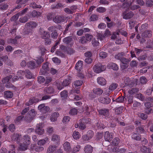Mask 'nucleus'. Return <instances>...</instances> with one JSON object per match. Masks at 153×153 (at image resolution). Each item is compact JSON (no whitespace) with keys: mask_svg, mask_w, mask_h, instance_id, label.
Listing matches in <instances>:
<instances>
[{"mask_svg":"<svg viewBox=\"0 0 153 153\" xmlns=\"http://www.w3.org/2000/svg\"><path fill=\"white\" fill-rule=\"evenodd\" d=\"M106 69L105 65L101 64H98L95 65L93 67L94 71L96 73H99L104 71Z\"/></svg>","mask_w":153,"mask_h":153,"instance_id":"obj_1","label":"nucleus"},{"mask_svg":"<svg viewBox=\"0 0 153 153\" xmlns=\"http://www.w3.org/2000/svg\"><path fill=\"white\" fill-rule=\"evenodd\" d=\"M49 63L46 62L43 64L42 68L40 69V73L41 74L44 75H47L48 74L49 68L48 67Z\"/></svg>","mask_w":153,"mask_h":153,"instance_id":"obj_2","label":"nucleus"},{"mask_svg":"<svg viewBox=\"0 0 153 153\" xmlns=\"http://www.w3.org/2000/svg\"><path fill=\"white\" fill-rule=\"evenodd\" d=\"M55 82L56 86L57 87V89L59 90H61L65 86H67V79H65L62 82L56 81Z\"/></svg>","mask_w":153,"mask_h":153,"instance_id":"obj_3","label":"nucleus"},{"mask_svg":"<svg viewBox=\"0 0 153 153\" xmlns=\"http://www.w3.org/2000/svg\"><path fill=\"white\" fill-rule=\"evenodd\" d=\"M25 74V72L22 70L19 71L17 74V76H15L14 77L12 78L13 81L18 80L19 79H22L23 78V77Z\"/></svg>","mask_w":153,"mask_h":153,"instance_id":"obj_4","label":"nucleus"},{"mask_svg":"<svg viewBox=\"0 0 153 153\" xmlns=\"http://www.w3.org/2000/svg\"><path fill=\"white\" fill-rule=\"evenodd\" d=\"M56 29V27L53 26H51L48 28V30L49 31L52 32L51 35V37L53 39L56 38L58 35Z\"/></svg>","mask_w":153,"mask_h":153,"instance_id":"obj_5","label":"nucleus"},{"mask_svg":"<svg viewBox=\"0 0 153 153\" xmlns=\"http://www.w3.org/2000/svg\"><path fill=\"white\" fill-rule=\"evenodd\" d=\"M38 109L41 113H46L49 110L50 108L48 106H45L44 104H42L39 105Z\"/></svg>","mask_w":153,"mask_h":153,"instance_id":"obj_6","label":"nucleus"},{"mask_svg":"<svg viewBox=\"0 0 153 153\" xmlns=\"http://www.w3.org/2000/svg\"><path fill=\"white\" fill-rule=\"evenodd\" d=\"M122 16L123 19H128L133 17L134 16V14L131 11L127 12L126 11L123 13Z\"/></svg>","mask_w":153,"mask_h":153,"instance_id":"obj_7","label":"nucleus"},{"mask_svg":"<svg viewBox=\"0 0 153 153\" xmlns=\"http://www.w3.org/2000/svg\"><path fill=\"white\" fill-rule=\"evenodd\" d=\"M98 111L100 115L104 116L105 118L109 117V109L104 108L98 110Z\"/></svg>","mask_w":153,"mask_h":153,"instance_id":"obj_8","label":"nucleus"},{"mask_svg":"<svg viewBox=\"0 0 153 153\" xmlns=\"http://www.w3.org/2000/svg\"><path fill=\"white\" fill-rule=\"evenodd\" d=\"M43 124L42 123H39L36 125L35 131L39 135H42L44 133V130L43 129Z\"/></svg>","mask_w":153,"mask_h":153,"instance_id":"obj_9","label":"nucleus"},{"mask_svg":"<svg viewBox=\"0 0 153 153\" xmlns=\"http://www.w3.org/2000/svg\"><path fill=\"white\" fill-rule=\"evenodd\" d=\"M94 136V133L92 131H88L87 134L84 135L82 136L83 140L85 141H87L90 140Z\"/></svg>","mask_w":153,"mask_h":153,"instance_id":"obj_10","label":"nucleus"},{"mask_svg":"<svg viewBox=\"0 0 153 153\" xmlns=\"http://www.w3.org/2000/svg\"><path fill=\"white\" fill-rule=\"evenodd\" d=\"M38 24L37 23L34 21H30L26 23V27L28 29L31 30L36 27Z\"/></svg>","mask_w":153,"mask_h":153,"instance_id":"obj_11","label":"nucleus"},{"mask_svg":"<svg viewBox=\"0 0 153 153\" xmlns=\"http://www.w3.org/2000/svg\"><path fill=\"white\" fill-rule=\"evenodd\" d=\"M98 100L101 103L105 104H109L111 102V99L108 97H100L98 99Z\"/></svg>","mask_w":153,"mask_h":153,"instance_id":"obj_12","label":"nucleus"},{"mask_svg":"<svg viewBox=\"0 0 153 153\" xmlns=\"http://www.w3.org/2000/svg\"><path fill=\"white\" fill-rule=\"evenodd\" d=\"M12 77V76L10 75L6 77L2 80V82L3 83L7 84H6L5 85L6 87L7 88H10L11 86V85H12L10 84V83L9 85H8V84L10 83L9 81L10 79H11Z\"/></svg>","mask_w":153,"mask_h":153,"instance_id":"obj_13","label":"nucleus"},{"mask_svg":"<svg viewBox=\"0 0 153 153\" xmlns=\"http://www.w3.org/2000/svg\"><path fill=\"white\" fill-rule=\"evenodd\" d=\"M91 110L92 107L86 105H84L82 107L83 112L87 115L90 114Z\"/></svg>","mask_w":153,"mask_h":153,"instance_id":"obj_14","label":"nucleus"},{"mask_svg":"<svg viewBox=\"0 0 153 153\" xmlns=\"http://www.w3.org/2000/svg\"><path fill=\"white\" fill-rule=\"evenodd\" d=\"M39 32L41 37L42 39H45L50 38V35L48 32L41 29L39 30Z\"/></svg>","mask_w":153,"mask_h":153,"instance_id":"obj_15","label":"nucleus"},{"mask_svg":"<svg viewBox=\"0 0 153 153\" xmlns=\"http://www.w3.org/2000/svg\"><path fill=\"white\" fill-rule=\"evenodd\" d=\"M112 134V133H110L108 131L105 132L104 135L105 141L108 142L111 141L113 138Z\"/></svg>","mask_w":153,"mask_h":153,"instance_id":"obj_16","label":"nucleus"},{"mask_svg":"<svg viewBox=\"0 0 153 153\" xmlns=\"http://www.w3.org/2000/svg\"><path fill=\"white\" fill-rule=\"evenodd\" d=\"M65 17L63 16H56L53 19L54 22L56 23H60L61 22H64Z\"/></svg>","mask_w":153,"mask_h":153,"instance_id":"obj_17","label":"nucleus"},{"mask_svg":"<svg viewBox=\"0 0 153 153\" xmlns=\"http://www.w3.org/2000/svg\"><path fill=\"white\" fill-rule=\"evenodd\" d=\"M40 101V100H39L36 97H33L32 99H30L28 102H27L26 103V105H27L29 106L33 105L34 103L38 102Z\"/></svg>","mask_w":153,"mask_h":153,"instance_id":"obj_18","label":"nucleus"},{"mask_svg":"<svg viewBox=\"0 0 153 153\" xmlns=\"http://www.w3.org/2000/svg\"><path fill=\"white\" fill-rule=\"evenodd\" d=\"M123 80L125 84V86L128 85L129 87H131L134 84V83L131 82V80L128 77L124 78Z\"/></svg>","mask_w":153,"mask_h":153,"instance_id":"obj_19","label":"nucleus"},{"mask_svg":"<svg viewBox=\"0 0 153 153\" xmlns=\"http://www.w3.org/2000/svg\"><path fill=\"white\" fill-rule=\"evenodd\" d=\"M107 68L111 69L114 70H117L119 69L118 65L116 64L113 63H110L107 65Z\"/></svg>","mask_w":153,"mask_h":153,"instance_id":"obj_20","label":"nucleus"},{"mask_svg":"<svg viewBox=\"0 0 153 153\" xmlns=\"http://www.w3.org/2000/svg\"><path fill=\"white\" fill-rule=\"evenodd\" d=\"M27 66L28 68L32 69H34L38 67V66L36 65L35 62L33 61L28 62L27 63Z\"/></svg>","mask_w":153,"mask_h":153,"instance_id":"obj_21","label":"nucleus"},{"mask_svg":"<svg viewBox=\"0 0 153 153\" xmlns=\"http://www.w3.org/2000/svg\"><path fill=\"white\" fill-rule=\"evenodd\" d=\"M83 61L81 60L79 61L76 64L75 68L79 71H81L82 68Z\"/></svg>","mask_w":153,"mask_h":153,"instance_id":"obj_22","label":"nucleus"},{"mask_svg":"<svg viewBox=\"0 0 153 153\" xmlns=\"http://www.w3.org/2000/svg\"><path fill=\"white\" fill-rule=\"evenodd\" d=\"M59 114L58 112H55L53 113L50 117L51 121L54 122L57 120V118L59 117Z\"/></svg>","mask_w":153,"mask_h":153,"instance_id":"obj_23","label":"nucleus"},{"mask_svg":"<svg viewBox=\"0 0 153 153\" xmlns=\"http://www.w3.org/2000/svg\"><path fill=\"white\" fill-rule=\"evenodd\" d=\"M103 90L99 88H95L93 90L94 93L97 95L100 96L103 93Z\"/></svg>","mask_w":153,"mask_h":153,"instance_id":"obj_24","label":"nucleus"},{"mask_svg":"<svg viewBox=\"0 0 153 153\" xmlns=\"http://www.w3.org/2000/svg\"><path fill=\"white\" fill-rule=\"evenodd\" d=\"M30 138L28 135H25L23 136V142L24 144L29 145L30 144Z\"/></svg>","mask_w":153,"mask_h":153,"instance_id":"obj_25","label":"nucleus"},{"mask_svg":"<svg viewBox=\"0 0 153 153\" xmlns=\"http://www.w3.org/2000/svg\"><path fill=\"white\" fill-rule=\"evenodd\" d=\"M98 83L102 85H105L106 83V81L105 79L102 77H98L97 79Z\"/></svg>","mask_w":153,"mask_h":153,"instance_id":"obj_26","label":"nucleus"},{"mask_svg":"<svg viewBox=\"0 0 153 153\" xmlns=\"http://www.w3.org/2000/svg\"><path fill=\"white\" fill-rule=\"evenodd\" d=\"M124 107L123 106H120L119 107L116 108L114 109L115 114L119 115L122 113Z\"/></svg>","mask_w":153,"mask_h":153,"instance_id":"obj_27","label":"nucleus"},{"mask_svg":"<svg viewBox=\"0 0 153 153\" xmlns=\"http://www.w3.org/2000/svg\"><path fill=\"white\" fill-rule=\"evenodd\" d=\"M84 149L85 153H92L93 152V148L90 145H87Z\"/></svg>","mask_w":153,"mask_h":153,"instance_id":"obj_28","label":"nucleus"},{"mask_svg":"<svg viewBox=\"0 0 153 153\" xmlns=\"http://www.w3.org/2000/svg\"><path fill=\"white\" fill-rule=\"evenodd\" d=\"M45 93L48 94H51L54 92V89L52 86H50L48 87L45 88L44 89Z\"/></svg>","mask_w":153,"mask_h":153,"instance_id":"obj_29","label":"nucleus"},{"mask_svg":"<svg viewBox=\"0 0 153 153\" xmlns=\"http://www.w3.org/2000/svg\"><path fill=\"white\" fill-rule=\"evenodd\" d=\"M60 94L62 100L63 101H65V100L67 98V91L64 90L62 91Z\"/></svg>","mask_w":153,"mask_h":153,"instance_id":"obj_30","label":"nucleus"},{"mask_svg":"<svg viewBox=\"0 0 153 153\" xmlns=\"http://www.w3.org/2000/svg\"><path fill=\"white\" fill-rule=\"evenodd\" d=\"M142 36L144 37H150L152 36V32L150 30H146L142 34Z\"/></svg>","mask_w":153,"mask_h":153,"instance_id":"obj_31","label":"nucleus"},{"mask_svg":"<svg viewBox=\"0 0 153 153\" xmlns=\"http://www.w3.org/2000/svg\"><path fill=\"white\" fill-rule=\"evenodd\" d=\"M125 97L123 96H119L115 100L113 99V102H116L117 103H120L123 102L124 101Z\"/></svg>","mask_w":153,"mask_h":153,"instance_id":"obj_32","label":"nucleus"},{"mask_svg":"<svg viewBox=\"0 0 153 153\" xmlns=\"http://www.w3.org/2000/svg\"><path fill=\"white\" fill-rule=\"evenodd\" d=\"M4 97L7 98H11L13 96V93L10 91H5L4 92Z\"/></svg>","mask_w":153,"mask_h":153,"instance_id":"obj_33","label":"nucleus"},{"mask_svg":"<svg viewBox=\"0 0 153 153\" xmlns=\"http://www.w3.org/2000/svg\"><path fill=\"white\" fill-rule=\"evenodd\" d=\"M140 150L144 153H149L151 152L150 149L149 148H147L146 146H143L141 147Z\"/></svg>","mask_w":153,"mask_h":153,"instance_id":"obj_34","label":"nucleus"},{"mask_svg":"<svg viewBox=\"0 0 153 153\" xmlns=\"http://www.w3.org/2000/svg\"><path fill=\"white\" fill-rule=\"evenodd\" d=\"M56 146L53 145L50 146L47 150V153H52L56 150Z\"/></svg>","mask_w":153,"mask_h":153,"instance_id":"obj_35","label":"nucleus"},{"mask_svg":"<svg viewBox=\"0 0 153 153\" xmlns=\"http://www.w3.org/2000/svg\"><path fill=\"white\" fill-rule=\"evenodd\" d=\"M132 137L133 139L137 141H139L141 140V136L136 133H134L132 136Z\"/></svg>","mask_w":153,"mask_h":153,"instance_id":"obj_36","label":"nucleus"},{"mask_svg":"<svg viewBox=\"0 0 153 153\" xmlns=\"http://www.w3.org/2000/svg\"><path fill=\"white\" fill-rule=\"evenodd\" d=\"M25 75L26 78L29 79L32 78L34 77L33 74L29 70L26 71Z\"/></svg>","mask_w":153,"mask_h":153,"instance_id":"obj_37","label":"nucleus"},{"mask_svg":"<svg viewBox=\"0 0 153 153\" xmlns=\"http://www.w3.org/2000/svg\"><path fill=\"white\" fill-rule=\"evenodd\" d=\"M9 5L5 3L0 4V9L3 10H6L8 7Z\"/></svg>","mask_w":153,"mask_h":153,"instance_id":"obj_38","label":"nucleus"},{"mask_svg":"<svg viewBox=\"0 0 153 153\" xmlns=\"http://www.w3.org/2000/svg\"><path fill=\"white\" fill-rule=\"evenodd\" d=\"M48 140V138L47 137L45 138V139L39 140L37 144L39 145L43 146Z\"/></svg>","mask_w":153,"mask_h":153,"instance_id":"obj_39","label":"nucleus"},{"mask_svg":"<svg viewBox=\"0 0 153 153\" xmlns=\"http://www.w3.org/2000/svg\"><path fill=\"white\" fill-rule=\"evenodd\" d=\"M7 42L8 44H12L14 45H16L18 43L17 40L15 39V38H10L8 39L7 41Z\"/></svg>","mask_w":153,"mask_h":153,"instance_id":"obj_40","label":"nucleus"},{"mask_svg":"<svg viewBox=\"0 0 153 153\" xmlns=\"http://www.w3.org/2000/svg\"><path fill=\"white\" fill-rule=\"evenodd\" d=\"M83 83V82L81 80H77L74 82V84L75 87H78L81 86Z\"/></svg>","mask_w":153,"mask_h":153,"instance_id":"obj_41","label":"nucleus"},{"mask_svg":"<svg viewBox=\"0 0 153 153\" xmlns=\"http://www.w3.org/2000/svg\"><path fill=\"white\" fill-rule=\"evenodd\" d=\"M30 6L33 9L41 8L42 7L40 5L36 4L35 2L31 3L30 5Z\"/></svg>","mask_w":153,"mask_h":153,"instance_id":"obj_42","label":"nucleus"},{"mask_svg":"<svg viewBox=\"0 0 153 153\" xmlns=\"http://www.w3.org/2000/svg\"><path fill=\"white\" fill-rule=\"evenodd\" d=\"M37 58V59H36L35 61L38 65H40L44 61L43 58L42 56H39Z\"/></svg>","mask_w":153,"mask_h":153,"instance_id":"obj_43","label":"nucleus"},{"mask_svg":"<svg viewBox=\"0 0 153 153\" xmlns=\"http://www.w3.org/2000/svg\"><path fill=\"white\" fill-rule=\"evenodd\" d=\"M68 47H71L73 45V38L71 36L68 37Z\"/></svg>","mask_w":153,"mask_h":153,"instance_id":"obj_44","label":"nucleus"},{"mask_svg":"<svg viewBox=\"0 0 153 153\" xmlns=\"http://www.w3.org/2000/svg\"><path fill=\"white\" fill-rule=\"evenodd\" d=\"M63 7V5L60 3H58L57 4H53L51 6L52 9H58L60 7Z\"/></svg>","mask_w":153,"mask_h":153,"instance_id":"obj_45","label":"nucleus"},{"mask_svg":"<svg viewBox=\"0 0 153 153\" xmlns=\"http://www.w3.org/2000/svg\"><path fill=\"white\" fill-rule=\"evenodd\" d=\"M139 91L138 88H134L129 90L128 91L129 93L131 94H135Z\"/></svg>","mask_w":153,"mask_h":153,"instance_id":"obj_46","label":"nucleus"},{"mask_svg":"<svg viewBox=\"0 0 153 153\" xmlns=\"http://www.w3.org/2000/svg\"><path fill=\"white\" fill-rule=\"evenodd\" d=\"M28 145L23 143V144L20 145L19 149L21 150H25L27 149Z\"/></svg>","mask_w":153,"mask_h":153,"instance_id":"obj_47","label":"nucleus"},{"mask_svg":"<svg viewBox=\"0 0 153 153\" xmlns=\"http://www.w3.org/2000/svg\"><path fill=\"white\" fill-rule=\"evenodd\" d=\"M118 86V85L116 83H113L109 86V89L110 90L113 91L116 89Z\"/></svg>","mask_w":153,"mask_h":153,"instance_id":"obj_48","label":"nucleus"},{"mask_svg":"<svg viewBox=\"0 0 153 153\" xmlns=\"http://www.w3.org/2000/svg\"><path fill=\"white\" fill-rule=\"evenodd\" d=\"M73 136L74 139H77L80 137L79 133L78 131H74L73 133Z\"/></svg>","mask_w":153,"mask_h":153,"instance_id":"obj_49","label":"nucleus"},{"mask_svg":"<svg viewBox=\"0 0 153 153\" xmlns=\"http://www.w3.org/2000/svg\"><path fill=\"white\" fill-rule=\"evenodd\" d=\"M135 97L139 99V100L143 101L145 99V97L140 93H139L136 94L135 95Z\"/></svg>","mask_w":153,"mask_h":153,"instance_id":"obj_50","label":"nucleus"},{"mask_svg":"<svg viewBox=\"0 0 153 153\" xmlns=\"http://www.w3.org/2000/svg\"><path fill=\"white\" fill-rule=\"evenodd\" d=\"M106 10L105 8L101 7H98L96 9L97 12L100 13H104L106 11Z\"/></svg>","mask_w":153,"mask_h":153,"instance_id":"obj_51","label":"nucleus"},{"mask_svg":"<svg viewBox=\"0 0 153 153\" xmlns=\"http://www.w3.org/2000/svg\"><path fill=\"white\" fill-rule=\"evenodd\" d=\"M133 96L129 95L126 98H125V99L126 100H128V104H131L133 102Z\"/></svg>","mask_w":153,"mask_h":153,"instance_id":"obj_52","label":"nucleus"},{"mask_svg":"<svg viewBox=\"0 0 153 153\" xmlns=\"http://www.w3.org/2000/svg\"><path fill=\"white\" fill-rule=\"evenodd\" d=\"M97 39H100V40H102L105 37L104 34H103L101 32L97 33Z\"/></svg>","mask_w":153,"mask_h":153,"instance_id":"obj_53","label":"nucleus"},{"mask_svg":"<svg viewBox=\"0 0 153 153\" xmlns=\"http://www.w3.org/2000/svg\"><path fill=\"white\" fill-rule=\"evenodd\" d=\"M85 36H82L79 40V42L82 44H84L88 42Z\"/></svg>","mask_w":153,"mask_h":153,"instance_id":"obj_54","label":"nucleus"},{"mask_svg":"<svg viewBox=\"0 0 153 153\" xmlns=\"http://www.w3.org/2000/svg\"><path fill=\"white\" fill-rule=\"evenodd\" d=\"M120 143V140L119 138L116 137L113 140L112 144L114 146H117Z\"/></svg>","mask_w":153,"mask_h":153,"instance_id":"obj_55","label":"nucleus"},{"mask_svg":"<svg viewBox=\"0 0 153 153\" xmlns=\"http://www.w3.org/2000/svg\"><path fill=\"white\" fill-rule=\"evenodd\" d=\"M60 51H57L56 52V54L57 56H60L62 58H64L65 57V55L64 53Z\"/></svg>","mask_w":153,"mask_h":153,"instance_id":"obj_56","label":"nucleus"},{"mask_svg":"<svg viewBox=\"0 0 153 153\" xmlns=\"http://www.w3.org/2000/svg\"><path fill=\"white\" fill-rule=\"evenodd\" d=\"M19 15L17 13L12 17L10 19L11 21H16L18 19Z\"/></svg>","mask_w":153,"mask_h":153,"instance_id":"obj_57","label":"nucleus"},{"mask_svg":"<svg viewBox=\"0 0 153 153\" xmlns=\"http://www.w3.org/2000/svg\"><path fill=\"white\" fill-rule=\"evenodd\" d=\"M59 136L56 134L53 135L52 137V140L53 141H56L57 142L59 141Z\"/></svg>","mask_w":153,"mask_h":153,"instance_id":"obj_58","label":"nucleus"},{"mask_svg":"<svg viewBox=\"0 0 153 153\" xmlns=\"http://www.w3.org/2000/svg\"><path fill=\"white\" fill-rule=\"evenodd\" d=\"M98 19V16L96 15L93 14L91 16L90 20L91 21H94L97 20Z\"/></svg>","mask_w":153,"mask_h":153,"instance_id":"obj_59","label":"nucleus"},{"mask_svg":"<svg viewBox=\"0 0 153 153\" xmlns=\"http://www.w3.org/2000/svg\"><path fill=\"white\" fill-rule=\"evenodd\" d=\"M28 20V18L27 16H25L23 17L20 18L19 19L20 22L22 23H25Z\"/></svg>","mask_w":153,"mask_h":153,"instance_id":"obj_60","label":"nucleus"},{"mask_svg":"<svg viewBox=\"0 0 153 153\" xmlns=\"http://www.w3.org/2000/svg\"><path fill=\"white\" fill-rule=\"evenodd\" d=\"M99 56L101 58L104 59L107 56V55L106 52L102 51L99 53Z\"/></svg>","mask_w":153,"mask_h":153,"instance_id":"obj_61","label":"nucleus"},{"mask_svg":"<svg viewBox=\"0 0 153 153\" xmlns=\"http://www.w3.org/2000/svg\"><path fill=\"white\" fill-rule=\"evenodd\" d=\"M77 110L75 108H73L71 109L69 112V114L71 115H74L77 113Z\"/></svg>","mask_w":153,"mask_h":153,"instance_id":"obj_62","label":"nucleus"},{"mask_svg":"<svg viewBox=\"0 0 153 153\" xmlns=\"http://www.w3.org/2000/svg\"><path fill=\"white\" fill-rule=\"evenodd\" d=\"M123 55L124 53H119L115 55V57L117 59L120 60L123 57Z\"/></svg>","mask_w":153,"mask_h":153,"instance_id":"obj_63","label":"nucleus"},{"mask_svg":"<svg viewBox=\"0 0 153 153\" xmlns=\"http://www.w3.org/2000/svg\"><path fill=\"white\" fill-rule=\"evenodd\" d=\"M32 16L34 17L36 16L37 17L40 16L41 15V13L39 12H37L35 10H33L32 13Z\"/></svg>","mask_w":153,"mask_h":153,"instance_id":"obj_64","label":"nucleus"}]
</instances>
